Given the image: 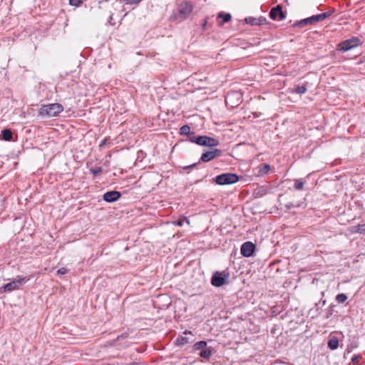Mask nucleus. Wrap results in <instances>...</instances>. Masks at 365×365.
<instances>
[{
  "label": "nucleus",
  "instance_id": "nucleus-1",
  "mask_svg": "<svg viewBox=\"0 0 365 365\" xmlns=\"http://www.w3.org/2000/svg\"><path fill=\"white\" fill-rule=\"evenodd\" d=\"M63 110L60 103H50L43 105L38 110V115L43 118H53L59 115Z\"/></svg>",
  "mask_w": 365,
  "mask_h": 365
},
{
  "label": "nucleus",
  "instance_id": "nucleus-2",
  "mask_svg": "<svg viewBox=\"0 0 365 365\" xmlns=\"http://www.w3.org/2000/svg\"><path fill=\"white\" fill-rule=\"evenodd\" d=\"M238 176L233 173H223L217 175L215 178V182L220 185H230L238 181Z\"/></svg>",
  "mask_w": 365,
  "mask_h": 365
},
{
  "label": "nucleus",
  "instance_id": "nucleus-3",
  "mask_svg": "<svg viewBox=\"0 0 365 365\" xmlns=\"http://www.w3.org/2000/svg\"><path fill=\"white\" fill-rule=\"evenodd\" d=\"M28 280L29 279H26V277H17L15 280L7 283L4 287H2L0 291L4 292H9L18 289L23 283Z\"/></svg>",
  "mask_w": 365,
  "mask_h": 365
},
{
  "label": "nucleus",
  "instance_id": "nucleus-4",
  "mask_svg": "<svg viewBox=\"0 0 365 365\" xmlns=\"http://www.w3.org/2000/svg\"><path fill=\"white\" fill-rule=\"evenodd\" d=\"M361 43L360 39L357 37H353L350 39L346 40L339 44V50L342 52L348 51L355 47H357Z\"/></svg>",
  "mask_w": 365,
  "mask_h": 365
},
{
  "label": "nucleus",
  "instance_id": "nucleus-5",
  "mask_svg": "<svg viewBox=\"0 0 365 365\" xmlns=\"http://www.w3.org/2000/svg\"><path fill=\"white\" fill-rule=\"evenodd\" d=\"M194 143L200 145L214 147L219 144V141L213 138L206 135L198 136L194 138Z\"/></svg>",
  "mask_w": 365,
  "mask_h": 365
},
{
  "label": "nucleus",
  "instance_id": "nucleus-6",
  "mask_svg": "<svg viewBox=\"0 0 365 365\" xmlns=\"http://www.w3.org/2000/svg\"><path fill=\"white\" fill-rule=\"evenodd\" d=\"M241 102V94L239 92H230L225 98V103L231 108L237 107Z\"/></svg>",
  "mask_w": 365,
  "mask_h": 365
},
{
  "label": "nucleus",
  "instance_id": "nucleus-7",
  "mask_svg": "<svg viewBox=\"0 0 365 365\" xmlns=\"http://www.w3.org/2000/svg\"><path fill=\"white\" fill-rule=\"evenodd\" d=\"M192 11V6L190 3L187 1H183L180 4L178 12H179V18L181 20L186 19Z\"/></svg>",
  "mask_w": 365,
  "mask_h": 365
},
{
  "label": "nucleus",
  "instance_id": "nucleus-8",
  "mask_svg": "<svg viewBox=\"0 0 365 365\" xmlns=\"http://www.w3.org/2000/svg\"><path fill=\"white\" fill-rule=\"evenodd\" d=\"M222 151L220 149H213L212 150L207 151L201 155L200 161L207 163L216 158L221 156Z\"/></svg>",
  "mask_w": 365,
  "mask_h": 365
},
{
  "label": "nucleus",
  "instance_id": "nucleus-9",
  "mask_svg": "<svg viewBox=\"0 0 365 365\" xmlns=\"http://www.w3.org/2000/svg\"><path fill=\"white\" fill-rule=\"evenodd\" d=\"M228 279V274H222V273L216 272L213 274L211 279V283L216 287L222 286Z\"/></svg>",
  "mask_w": 365,
  "mask_h": 365
},
{
  "label": "nucleus",
  "instance_id": "nucleus-10",
  "mask_svg": "<svg viewBox=\"0 0 365 365\" xmlns=\"http://www.w3.org/2000/svg\"><path fill=\"white\" fill-rule=\"evenodd\" d=\"M270 170L271 166L269 164H260L252 170V175L255 177H264Z\"/></svg>",
  "mask_w": 365,
  "mask_h": 365
},
{
  "label": "nucleus",
  "instance_id": "nucleus-11",
  "mask_svg": "<svg viewBox=\"0 0 365 365\" xmlns=\"http://www.w3.org/2000/svg\"><path fill=\"white\" fill-rule=\"evenodd\" d=\"M269 16L273 20H282L285 18V14L282 11L281 5L272 8L269 12Z\"/></svg>",
  "mask_w": 365,
  "mask_h": 365
},
{
  "label": "nucleus",
  "instance_id": "nucleus-12",
  "mask_svg": "<svg viewBox=\"0 0 365 365\" xmlns=\"http://www.w3.org/2000/svg\"><path fill=\"white\" fill-rule=\"evenodd\" d=\"M121 197V193L118 191L113 190L104 193L103 199L107 202H113L117 201Z\"/></svg>",
  "mask_w": 365,
  "mask_h": 365
},
{
  "label": "nucleus",
  "instance_id": "nucleus-13",
  "mask_svg": "<svg viewBox=\"0 0 365 365\" xmlns=\"http://www.w3.org/2000/svg\"><path fill=\"white\" fill-rule=\"evenodd\" d=\"M267 190L268 187L267 185H257V187L254 189L252 194L255 195L256 197H262L267 194Z\"/></svg>",
  "mask_w": 365,
  "mask_h": 365
},
{
  "label": "nucleus",
  "instance_id": "nucleus-14",
  "mask_svg": "<svg viewBox=\"0 0 365 365\" xmlns=\"http://www.w3.org/2000/svg\"><path fill=\"white\" fill-rule=\"evenodd\" d=\"M314 24H315V22H314V17H313V16H312L310 17L304 19L299 21L296 22L295 24H294V27H304L307 25H313Z\"/></svg>",
  "mask_w": 365,
  "mask_h": 365
},
{
  "label": "nucleus",
  "instance_id": "nucleus-15",
  "mask_svg": "<svg viewBox=\"0 0 365 365\" xmlns=\"http://www.w3.org/2000/svg\"><path fill=\"white\" fill-rule=\"evenodd\" d=\"M240 252L244 257H251V241L243 243Z\"/></svg>",
  "mask_w": 365,
  "mask_h": 365
},
{
  "label": "nucleus",
  "instance_id": "nucleus-16",
  "mask_svg": "<svg viewBox=\"0 0 365 365\" xmlns=\"http://www.w3.org/2000/svg\"><path fill=\"white\" fill-rule=\"evenodd\" d=\"M180 134L187 135L192 142L194 141V138H195V133L190 132V128L187 125H185L180 128Z\"/></svg>",
  "mask_w": 365,
  "mask_h": 365
},
{
  "label": "nucleus",
  "instance_id": "nucleus-17",
  "mask_svg": "<svg viewBox=\"0 0 365 365\" xmlns=\"http://www.w3.org/2000/svg\"><path fill=\"white\" fill-rule=\"evenodd\" d=\"M332 13H333V11H327V12H324L320 14L314 15L313 17H314L315 24L318 21H323L325 19L329 17L332 14Z\"/></svg>",
  "mask_w": 365,
  "mask_h": 365
},
{
  "label": "nucleus",
  "instance_id": "nucleus-18",
  "mask_svg": "<svg viewBox=\"0 0 365 365\" xmlns=\"http://www.w3.org/2000/svg\"><path fill=\"white\" fill-rule=\"evenodd\" d=\"M351 233L365 234V224L357 225L351 227Z\"/></svg>",
  "mask_w": 365,
  "mask_h": 365
},
{
  "label": "nucleus",
  "instance_id": "nucleus-19",
  "mask_svg": "<svg viewBox=\"0 0 365 365\" xmlns=\"http://www.w3.org/2000/svg\"><path fill=\"white\" fill-rule=\"evenodd\" d=\"M338 346H339L338 338L336 336L331 337L328 341V347L331 350H334V349H337Z\"/></svg>",
  "mask_w": 365,
  "mask_h": 365
},
{
  "label": "nucleus",
  "instance_id": "nucleus-20",
  "mask_svg": "<svg viewBox=\"0 0 365 365\" xmlns=\"http://www.w3.org/2000/svg\"><path fill=\"white\" fill-rule=\"evenodd\" d=\"M294 187L297 190H302L304 188V185L306 182V180L304 179H295L294 180Z\"/></svg>",
  "mask_w": 365,
  "mask_h": 365
},
{
  "label": "nucleus",
  "instance_id": "nucleus-21",
  "mask_svg": "<svg viewBox=\"0 0 365 365\" xmlns=\"http://www.w3.org/2000/svg\"><path fill=\"white\" fill-rule=\"evenodd\" d=\"M2 139L6 141H9L12 139V133L10 129H4L1 131Z\"/></svg>",
  "mask_w": 365,
  "mask_h": 365
},
{
  "label": "nucleus",
  "instance_id": "nucleus-22",
  "mask_svg": "<svg viewBox=\"0 0 365 365\" xmlns=\"http://www.w3.org/2000/svg\"><path fill=\"white\" fill-rule=\"evenodd\" d=\"M212 351L210 347H206L203 350H202L199 355L204 359H209L212 355Z\"/></svg>",
  "mask_w": 365,
  "mask_h": 365
},
{
  "label": "nucleus",
  "instance_id": "nucleus-23",
  "mask_svg": "<svg viewBox=\"0 0 365 365\" xmlns=\"http://www.w3.org/2000/svg\"><path fill=\"white\" fill-rule=\"evenodd\" d=\"M207 347V342L205 341H200L194 344L193 349L195 351H202Z\"/></svg>",
  "mask_w": 365,
  "mask_h": 365
},
{
  "label": "nucleus",
  "instance_id": "nucleus-24",
  "mask_svg": "<svg viewBox=\"0 0 365 365\" xmlns=\"http://www.w3.org/2000/svg\"><path fill=\"white\" fill-rule=\"evenodd\" d=\"M267 19L264 17H259V18H252V26L257 25L261 26L266 24Z\"/></svg>",
  "mask_w": 365,
  "mask_h": 365
},
{
  "label": "nucleus",
  "instance_id": "nucleus-25",
  "mask_svg": "<svg viewBox=\"0 0 365 365\" xmlns=\"http://www.w3.org/2000/svg\"><path fill=\"white\" fill-rule=\"evenodd\" d=\"M218 19H222V24L226 23L230 21L231 19V14L229 13H223L220 12L217 15Z\"/></svg>",
  "mask_w": 365,
  "mask_h": 365
},
{
  "label": "nucleus",
  "instance_id": "nucleus-26",
  "mask_svg": "<svg viewBox=\"0 0 365 365\" xmlns=\"http://www.w3.org/2000/svg\"><path fill=\"white\" fill-rule=\"evenodd\" d=\"M185 222L187 223V225H190V220L187 217H183L182 218L173 221V223L175 225L182 227Z\"/></svg>",
  "mask_w": 365,
  "mask_h": 365
},
{
  "label": "nucleus",
  "instance_id": "nucleus-27",
  "mask_svg": "<svg viewBox=\"0 0 365 365\" xmlns=\"http://www.w3.org/2000/svg\"><path fill=\"white\" fill-rule=\"evenodd\" d=\"M307 89L306 86L302 85V86H297L294 88V92L297 94H304L307 92Z\"/></svg>",
  "mask_w": 365,
  "mask_h": 365
},
{
  "label": "nucleus",
  "instance_id": "nucleus-28",
  "mask_svg": "<svg viewBox=\"0 0 365 365\" xmlns=\"http://www.w3.org/2000/svg\"><path fill=\"white\" fill-rule=\"evenodd\" d=\"M90 171L94 176H97L102 173L103 169L101 167H93L90 169Z\"/></svg>",
  "mask_w": 365,
  "mask_h": 365
},
{
  "label": "nucleus",
  "instance_id": "nucleus-29",
  "mask_svg": "<svg viewBox=\"0 0 365 365\" xmlns=\"http://www.w3.org/2000/svg\"><path fill=\"white\" fill-rule=\"evenodd\" d=\"M336 299L339 303H344L347 299V296L345 294H339Z\"/></svg>",
  "mask_w": 365,
  "mask_h": 365
},
{
  "label": "nucleus",
  "instance_id": "nucleus-30",
  "mask_svg": "<svg viewBox=\"0 0 365 365\" xmlns=\"http://www.w3.org/2000/svg\"><path fill=\"white\" fill-rule=\"evenodd\" d=\"M83 0H69V4L71 6H79Z\"/></svg>",
  "mask_w": 365,
  "mask_h": 365
},
{
  "label": "nucleus",
  "instance_id": "nucleus-31",
  "mask_svg": "<svg viewBox=\"0 0 365 365\" xmlns=\"http://www.w3.org/2000/svg\"><path fill=\"white\" fill-rule=\"evenodd\" d=\"M178 343L180 345H184L185 344L187 343V339L186 337L181 336L178 339Z\"/></svg>",
  "mask_w": 365,
  "mask_h": 365
},
{
  "label": "nucleus",
  "instance_id": "nucleus-32",
  "mask_svg": "<svg viewBox=\"0 0 365 365\" xmlns=\"http://www.w3.org/2000/svg\"><path fill=\"white\" fill-rule=\"evenodd\" d=\"M361 359V356L359 355H354L351 358V361L354 364H358L359 362V360Z\"/></svg>",
  "mask_w": 365,
  "mask_h": 365
},
{
  "label": "nucleus",
  "instance_id": "nucleus-33",
  "mask_svg": "<svg viewBox=\"0 0 365 365\" xmlns=\"http://www.w3.org/2000/svg\"><path fill=\"white\" fill-rule=\"evenodd\" d=\"M68 272V269L65 267L60 268L57 271V274H65Z\"/></svg>",
  "mask_w": 365,
  "mask_h": 365
},
{
  "label": "nucleus",
  "instance_id": "nucleus-34",
  "mask_svg": "<svg viewBox=\"0 0 365 365\" xmlns=\"http://www.w3.org/2000/svg\"><path fill=\"white\" fill-rule=\"evenodd\" d=\"M106 143H107V138H104L103 140H102L101 142L99 144V148L101 149H102L105 146Z\"/></svg>",
  "mask_w": 365,
  "mask_h": 365
},
{
  "label": "nucleus",
  "instance_id": "nucleus-35",
  "mask_svg": "<svg viewBox=\"0 0 365 365\" xmlns=\"http://www.w3.org/2000/svg\"><path fill=\"white\" fill-rule=\"evenodd\" d=\"M127 337H128V334L125 333V334H123L120 336H118V338H117V340H120L121 339H126Z\"/></svg>",
  "mask_w": 365,
  "mask_h": 365
},
{
  "label": "nucleus",
  "instance_id": "nucleus-36",
  "mask_svg": "<svg viewBox=\"0 0 365 365\" xmlns=\"http://www.w3.org/2000/svg\"><path fill=\"white\" fill-rule=\"evenodd\" d=\"M127 1H128V3H129V4H138L140 1H141L142 0H127Z\"/></svg>",
  "mask_w": 365,
  "mask_h": 365
},
{
  "label": "nucleus",
  "instance_id": "nucleus-37",
  "mask_svg": "<svg viewBox=\"0 0 365 365\" xmlns=\"http://www.w3.org/2000/svg\"><path fill=\"white\" fill-rule=\"evenodd\" d=\"M197 164V163H193V164H192V165H190L185 166V167H184V168H183V169H184V170H187V169L192 168L195 167Z\"/></svg>",
  "mask_w": 365,
  "mask_h": 365
},
{
  "label": "nucleus",
  "instance_id": "nucleus-38",
  "mask_svg": "<svg viewBox=\"0 0 365 365\" xmlns=\"http://www.w3.org/2000/svg\"><path fill=\"white\" fill-rule=\"evenodd\" d=\"M273 365H289L288 364L285 363V362H278V361H276Z\"/></svg>",
  "mask_w": 365,
  "mask_h": 365
},
{
  "label": "nucleus",
  "instance_id": "nucleus-39",
  "mask_svg": "<svg viewBox=\"0 0 365 365\" xmlns=\"http://www.w3.org/2000/svg\"><path fill=\"white\" fill-rule=\"evenodd\" d=\"M252 255H254L255 252V245L254 243H252Z\"/></svg>",
  "mask_w": 365,
  "mask_h": 365
},
{
  "label": "nucleus",
  "instance_id": "nucleus-40",
  "mask_svg": "<svg viewBox=\"0 0 365 365\" xmlns=\"http://www.w3.org/2000/svg\"><path fill=\"white\" fill-rule=\"evenodd\" d=\"M245 21L247 23V24H251V18L249 17V18H246L245 19Z\"/></svg>",
  "mask_w": 365,
  "mask_h": 365
},
{
  "label": "nucleus",
  "instance_id": "nucleus-41",
  "mask_svg": "<svg viewBox=\"0 0 365 365\" xmlns=\"http://www.w3.org/2000/svg\"><path fill=\"white\" fill-rule=\"evenodd\" d=\"M206 25V21L203 24V26L205 27Z\"/></svg>",
  "mask_w": 365,
  "mask_h": 365
}]
</instances>
